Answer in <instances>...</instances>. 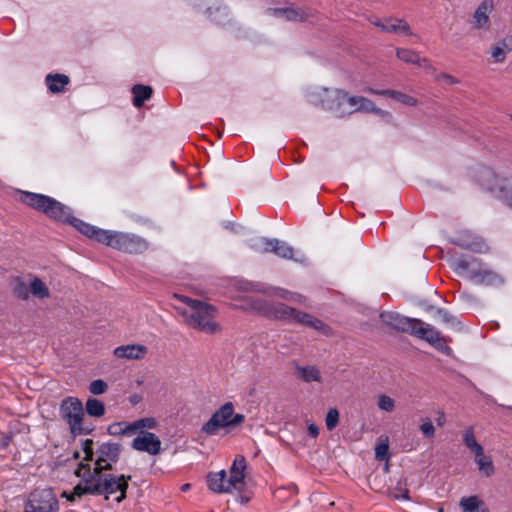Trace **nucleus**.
<instances>
[{"label": "nucleus", "instance_id": "obj_1", "mask_svg": "<svg viewBox=\"0 0 512 512\" xmlns=\"http://www.w3.org/2000/svg\"><path fill=\"white\" fill-rule=\"evenodd\" d=\"M322 94L321 106L333 112L337 117H344L358 111L382 112L371 100L361 96H349L347 92L342 90L323 89Z\"/></svg>", "mask_w": 512, "mask_h": 512}, {"label": "nucleus", "instance_id": "obj_2", "mask_svg": "<svg viewBox=\"0 0 512 512\" xmlns=\"http://www.w3.org/2000/svg\"><path fill=\"white\" fill-rule=\"evenodd\" d=\"M177 298L186 304V308L181 311V314L187 325L207 334L221 331V326L215 320L217 311L214 306L187 296Z\"/></svg>", "mask_w": 512, "mask_h": 512}, {"label": "nucleus", "instance_id": "obj_3", "mask_svg": "<svg viewBox=\"0 0 512 512\" xmlns=\"http://www.w3.org/2000/svg\"><path fill=\"white\" fill-rule=\"evenodd\" d=\"M246 459L237 455L229 470V477L225 470L212 472L207 475V485L215 493H231L240 491L245 485Z\"/></svg>", "mask_w": 512, "mask_h": 512}, {"label": "nucleus", "instance_id": "obj_4", "mask_svg": "<svg viewBox=\"0 0 512 512\" xmlns=\"http://www.w3.org/2000/svg\"><path fill=\"white\" fill-rule=\"evenodd\" d=\"M451 266L461 277L467 278L478 285L500 286L504 278L498 273L489 269L485 264L475 258H454Z\"/></svg>", "mask_w": 512, "mask_h": 512}, {"label": "nucleus", "instance_id": "obj_5", "mask_svg": "<svg viewBox=\"0 0 512 512\" xmlns=\"http://www.w3.org/2000/svg\"><path fill=\"white\" fill-rule=\"evenodd\" d=\"M18 194L20 202L44 213L53 220L62 222L70 219V209L54 198L28 191H19Z\"/></svg>", "mask_w": 512, "mask_h": 512}, {"label": "nucleus", "instance_id": "obj_6", "mask_svg": "<svg viewBox=\"0 0 512 512\" xmlns=\"http://www.w3.org/2000/svg\"><path fill=\"white\" fill-rule=\"evenodd\" d=\"M75 474L81 478V481L73 488L72 492L63 493L67 500L75 501L83 495H103V470L94 467L91 471L88 464L81 462Z\"/></svg>", "mask_w": 512, "mask_h": 512}, {"label": "nucleus", "instance_id": "obj_7", "mask_svg": "<svg viewBox=\"0 0 512 512\" xmlns=\"http://www.w3.org/2000/svg\"><path fill=\"white\" fill-rule=\"evenodd\" d=\"M245 421V415L235 413L232 402L222 404L201 427V432L207 436H215L222 429L230 431Z\"/></svg>", "mask_w": 512, "mask_h": 512}, {"label": "nucleus", "instance_id": "obj_8", "mask_svg": "<svg viewBox=\"0 0 512 512\" xmlns=\"http://www.w3.org/2000/svg\"><path fill=\"white\" fill-rule=\"evenodd\" d=\"M13 295L20 300H28L30 296L43 300L50 297L48 285L39 277L28 274L26 278L14 277L10 282Z\"/></svg>", "mask_w": 512, "mask_h": 512}, {"label": "nucleus", "instance_id": "obj_9", "mask_svg": "<svg viewBox=\"0 0 512 512\" xmlns=\"http://www.w3.org/2000/svg\"><path fill=\"white\" fill-rule=\"evenodd\" d=\"M62 419L68 424L72 435L88 434L91 429L84 424V409L82 402L76 397L65 398L60 406Z\"/></svg>", "mask_w": 512, "mask_h": 512}, {"label": "nucleus", "instance_id": "obj_10", "mask_svg": "<svg viewBox=\"0 0 512 512\" xmlns=\"http://www.w3.org/2000/svg\"><path fill=\"white\" fill-rule=\"evenodd\" d=\"M478 181L482 187L512 206V187L506 179L500 178L493 170L485 168L480 171Z\"/></svg>", "mask_w": 512, "mask_h": 512}, {"label": "nucleus", "instance_id": "obj_11", "mask_svg": "<svg viewBox=\"0 0 512 512\" xmlns=\"http://www.w3.org/2000/svg\"><path fill=\"white\" fill-rule=\"evenodd\" d=\"M101 236L106 245L124 252L140 253L147 249L146 241L136 235L108 230V233H101Z\"/></svg>", "mask_w": 512, "mask_h": 512}, {"label": "nucleus", "instance_id": "obj_12", "mask_svg": "<svg viewBox=\"0 0 512 512\" xmlns=\"http://www.w3.org/2000/svg\"><path fill=\"white\" fill-rule=\"evenodd\" d=\"M251 247L257 252H272L284 259L294 258V249L278 239L258 238L252 242Z\"/></svg>", "mask_w": 512, "mask_h": 512}, {"label": "nucleus", "instance_id": "obj_13", "mask_svg": "<svg viewBox=\"0 0 512 512\" xmlns=\"http://www.w3.org/2000/svg\"><path fill=\"white\" fill-rule=\"evenodd\" d=\"M121 446L117 443H103L96 451L95 467L101 470H111L112 464L119 458Z\"/></svg>", "mask_w": 512, "mask_h": 512}, {"label": "nucleus", "instance_id": "obj_14", "mask_svg": "<svg viewBox=\"0 0 512 512\" xmlns=\"http://www.w3.org/2000/svg\"><path fill=\"white\" fill-rule=\"evenodd\" d=\"M58 503L50 491L34 493L29 500L25 512H56Z\"/></svg>", "mask_w": 512, "mask_h": 512}, {"label": "nucleus", "instance_id": "obj_15", "mask_svg": "<svg viewBox=\"0 0 512 512\" xmlns=\"http://www.w3.org/2000/svg\"><path fill=\"white\" fill-rule=\"evenodd\" d=\"M381 320L384 324L411 335H413L416 326L420 324V319L408 318L395 312H383Z\"/></svg>", "mask_w": 512, "mask_h": 512}, {"label": "nucleus", "instance_id": "obj_16", "mask_svg": "<svg viewBox=\"0 0 512 512\" xmlns=\"http://www.w3.org/2000/svg\"><path fill=\"white\" fill-rule=\"evenodd\" d=\"M130 476H114L111 474H104L103 478V494H115L119 492V496L116 497V501L120 503L126 497V490L128 488V480Z\"/></svg>", "mask_w": 512, "mask_h": 512}, {"label": "nucleus", "instance_id": "obj_17", "mask_svg": "<svg viewBox=\"0 0 512 512\" xmlns=\"http://www.w3.org/2000/svg\"><path fill=\"white\" fill-rule=\"evenodd\" d=\"M413 335L420 339L426 340L428 343L441 351L448 349L444 343L443 338L441 337L440 332L436 330L432 325L427 324L421 320L420 324L416 326Z\"/></svg>", "mask_w": 512, "mask_h": 512}, {"label": "nucleus", "instance_id": "obj_18", "mask_svg": "<svg viewBox=\"0 0 512 512\" xmlns=\"http://www.w3.org/2000/svg\"><path fill=\"white\" fill-rule=\"evenodd\" d=\"M132 447L137 451L156 455L160 452L161 441L154 433L141 432L136 438H134Z\"/></svg>", "mask_w": 512, "mask_h": 512}, {"label": "nucleus", "instance_id": "obj_19", "mask_svg": "<svg viewBox=\"0 0 512 512\" xmlns=\"http://www.w3.org/2000/svg\"><path fill=\"white\" fill-rule=\"evenodd\" d=\"M261 313L274 317L276 319L285 320L294 323L298 310L285 304H277L273 307H264L262 305L255 307Z\"/></svg>", "mask_w": 512, "mask_h": 512}, {"label": "nucleus", "instance_id": "obj_20", "mask_svg": "<svg viewBox=\"0 0 512 512\" xmlns=\"http://www.w3.org/2000/svg\"><path fill=\"white\" fill-rule=\"evenodd\" d=\"M148 353V348L142 344H128L118 346L113 350V355L118 359L141 360Z\"/></svg>", "mask_w": 512, "mask_h": 512}, {"label": "nucleus", "instance_id": "obj_21", "mask_svg": "<svg viewBox=\"0 0 512 512\" xmlns=\"http://www.w3.org/2000/svg\"><path fill=\"white\" fill-rule=\"evenodd\" d=\"M494 3L492 0L482 1L476 8L473 15V24L477 29L488 28L490 24L489 15L493 11Z\"/></svg>", "mask_w": 512, "mask_h": 512}, {"label": "nucleus", "instance_id": "obj_22", "mask_svg": "<svg viewBox=\"0 0 512 512\" xmlns=\"http://www.w3.org/2000/svg\"><path fill=\"white\" fill-rule=\"evenodd\" d=\"M253 289L256 291H260L264 294H267L269 296H277V297L283 298L290 302L303 304V305L306 303L305 296H303L299 293L285 290L283 288L272 287V288H268V289H263L260 285H254Z\"/></svg>", "mask_w": 512, "mask_h": 512}, {"label": "nucleus", "instance_id": "obj_23", "mask_svg": "<svg viewBox=\"0 0 512 512\" xmlns=\"http://www.w3.org/2000/svg\"><path fill=\"white\" fill-rule=\"evenodd\" d=\"M65 222L72 224L79 232L86 235L87 237L105 244V240L102 239L103 237L101 236V233H108V230L98 229L95 226L85 223L80 219L72 217L71 215L70 219L66 220Z\"/></svg>", "mask_w": 512, "mask_h": 512}, {"label": "nucleus", "instance_id": "obj_24", "mask_svg": "<svg viewBox=\"0 0 512 512\" xmlns=\"http://www.w3.org/2000/svg\"><path fill=\"white\" fill-rule=\"evenodd\" d=\"M297 324H301L303 326L310 327L316 331H319L325 335H329L331 333V329L325 323H323L320 319L314 317L311 314L298 311L296 315L295 322Z\"/></svg>", "mask_w": 512, "mask_h": 512}, {"label": "nucleus", "instance_id": "obj_25", "mask_svg": "<svg viewBox=\"0 0 512 512\" xmlns=\"http://www.w3.org/2000/svg\"><path fill=\"white\" fill-rule=\"evenodd\" d=\"M396 56L399 60L405 63L414 64L425 69H432V66L429 63V61L426 58L420 57L419 53L412 49L397 48Z\"/></svg>", "mask_w": 512, "mask_h": 512}, {"label": "nucleus", "instance_id": "obj_26", "mask_svg": "<svg viewBox=\"0 0 512 512\" xmlns=\"http://www.w3.org/2000/svg\"><path fill=\"white\" fill-rule=\"evenodd\" d=\"M276 17H281L289 21H304L308 18L309 13L302 8L286 7L271 10Z\"/></svg>", "mask_w": 512, "mask_h": 512}, {"label": "nucleus", "instance_id": "obj_27", "mask_svg": "<svg viewBox=\"0 0 512 512\" xmlns=\"http://www.w3.org/2000/svg\"><path fill=\"white\" fill-rule=\"evenodd\" d=\"M387 33H396L404 36H416L407 21L400 18H387V26L384 27Z\"/></svg>", "mask_w": 512, "mask_h": 512}, {"label": "nucleus", "instance_id": "obj_28", "mask_svg": "<svg viewBox=\"0 0 512 512\" xmlns=\"http://www.w3.org/2000/svg\"><path fill=\"white\" fill-rule=\"evenodd\" d=\"M365 91L372 94L388 96L407 106H414L417 103V100L414 97L395 90H374L372 88H368Z\"/></svg>", "mask_w": 512, "mask_h": 512}, {"label": "nucleus", "instance_id": "obj_29", "mask_svg": "<svg viewBox=\"0 0 512 512\" xmlns=\"http://www.w3.org/2000/svg\"><path fill=\"white\" fill-rule=\"evenodd\" d=\"M474 461L477 464L478 470L486 477H490L495 473L492 458L484 452V449L479 454H474Z\"/></svg>", "mask_w": 512, "mask_h": 512}, {"label": "nucleus", "instance_id": "obj_30", "mask_svg": "<svg viewBox=\"0 0 512 512\" xmlns=\"http://www.w3.org/2000/svg\"><path fill=\"white\" fill-rule=\"evenodd\" d=\"M462 441L469 451L474 455L483 450V446L477 441L474 429L469 427L462 432Z\"/></svg>", "mask_w": 512, "mask_h": 512}, {"label": "nucleus", "instance_id": "obj_31", "mask_svg": "<svg viewBox=\"0 0 512 512\" xmlns=\"http://www.w3.org/2000/svg\"><path fill=\"white\" fill-rule=\"evenodd\" d=\"M132 93L134 95L133 105L139 108L151 97L152 88L145 85H135L132 88Z\"/></svg>", "mask_w": 512, "mask_h": 512}, {"label": "nucleus", "instance_id": "obj_32", "mask_svg": "<svg viewBox=\"0 0 512 512\" xmlns=\"http://www.w3.org/2000/svg\"><path fill=\"white\" fill-rule=\"evenodd\" d=\"M298 376L305 382H320L321 373L315 366H297Z\"/></svg>", "mask_w": 512, "mask_h": 512}, {"label": "nucleus", "instance_id": "obj_33", "mask_svg": "<svg viewBox=\"0 0 512 512\" xmlns=\"http://www.w3.org/2000/svg\"><path fill=\"white\" fill-rule=\"evenodd\" d=\"M68 82L69 78L63 74L48 75L46 77L47 86L54 93L63 91Z\"/></svg>", "mask_w": 512, "mask_h": 512}, {"label": "nucleus", "instance_id": "obj_34", "mask_svg": "<svg viewBox=\"0 0 512 512\" xmlns=\"http://www.w3.org/2000/svg\"><path fill=\"white\" fill-rule=\"evenodd\" d=\"M86 412L89 416L99 418L105 414V406L96 398H88L86 401Z\"/></svg>", "mask_w": 512, "mask_h": 512}, {"label": "nucleus", "instance_id": "obj_35", "mask_svg": "<svg viewBox=\"0 0 512 512\" xmlns=\"http://www.w3.org/2000/svg\"><path fill=\"white\" fill-rule=\"evenodd\" d=\"M481 504L482 501L477 496L463 497L460 500V507L464 512H474L476 510L479 512Z\"/></svg>", "mask_w": 512, "mask_h": 512}, {"label": "nucleus", "instance_id": "obj_36", "mask_svg": "<svg viewBox=\"0 0 512 512\" xmlns=\"http://www.w3.org/2000/svg\"><path fill=\"white\" fill-rule=\"evenodd\" d=\"M108 431L111 435H132V423H114L109 426Z\"/></svg>", "mask_w": 512, "mask_h": 512}, {"label": "nucleus", "instance_id": "obj_37", "mask_svg": "<svg viewBox=\"0 0 512 512\" xmlns=\"http://www.w3.org/2000/svg\"><path fill=\"white\" fill-rule=\"evenodd\" d=\"M389 443L387 437H381L375 447V457L379 461L388 460Z\"/></svg>", "mask_w": 512, "mask_h": 512}, {"label": "nucleus", "instance_id": "obj_38", "mask_svg": "<svg viewBox=\"0 0 512 512\" xmlns=\"http://www.w3.org/2000/svg\"><path fill=\"white\" fill-rule=\"evenodd\" d=\"M378 408L385 412H392L395 408V400L386 394H381L377 398Z\"/></svg>", "mask_w": 512, "mask_h": 512}, {"label": "nucleus", "instance_id": "obj_39", "mask_svg": "<svg viewBox=\"0 0 512 512\" xmlns=\"http://www.w3.org/2000/svg\"><path fill=\"white\" fill-rule=\"evenodd\" d=\"M156 424V420L152 417L142 418L132 422V430L135 433L144 428L153 429L156 427Z\"/></svg>", "mask_w": 512, "mask_h": 512}, {"label": "nucleus", "instance_id": "obj_40", "mask_svg": "<svg viewBox=\"0 0 512 512\" xmlns=\"http://www.w3.org/2000/svg\"><path fill=\"white\" fill-rule=\"evenodd\" d=\"M108 390V385L104 380H93L89 385V391L94 395L104 394Z\"/></svg>", "mask_w": 512, "mask_h": 512}, {"label": "nucleus", "instance_id": "obj_41", "mask_svg": "<svg viewBox=\"0 0 512 512\" xmlns=\"http://www.w3.org/2000/svg\"><path fill=\"white\" fill-rule=\"evenodd\" d=\"M339 421V413L336 409H330L326 415V427L328 430H333Z\"/></svg>", "mask_w": 512, "mask_h": 512}, {"label": "nucleus", "instance_id": "obj_42", "mask_svg": "<svg viewBox=\"0 0 512 512\" xmlns=\"http://www.w3.org/2000/svg\"><path fill=\"white\" fill-rule=\"evenodd\" d=\"M83 461H91L93 459V441L86 439L82 443Z\"/></svg>", "mask_w": 512, "mask_h": 512}, {"label": "nucleus", "instance_id": "obj_43", "mask_svg": "<svg viewBox=\"0 0 512 512\" xmlns=\"http://www.w3.org/2000/svg\"><path fill=\"white\" fill-rule=\"evenodd\" d=\"M507 52L504 51L499 45L495 44L492 47L491 56L496 63H501L505 60Z\"/></svg>", "mask_w": 512, "mask_h": 512}, {"label": "nucleus", "instance_id": "obj_44", "mask_svg": "<svg viewBox=\"0 0 512 512\" xmlns=\"http://www.w3.org/2000/svg\"><path fill=\"white\" fill-rule=\"evenodd\" d=\"M420 430L422 431V433L431 438L434 436V433H435V428L432 424V422L430 420H425L421 426H420Z\"/></svg>", "mask_w": 512, "mask_h": 512}, {"label": "nucleus", "instance_id": "obj_45", "mask_svg": "<svg viewBox=\"0 0 512 512\" xmlns=\"http://www.w3.org/2000/svg\"><path fill=\"white\" fill-rule=\"evenodd\" d=\"M370 23L378 28L381 29V31L385 32V26H387V18L380 19L377 17L371 18Z\"/></svg>", "mask_w": 512, "mask_h": 512}, {"label": "nucleus", "instance_id": "obj_46", "mask_svg": "<svg viewBox=\"0 0 512 512\" xmlns=\"http://www.w3.org/2000/svg\"><path fill=\"white\" fill-rule=\"evenodd\" d=\"M496 44L503 48L507 53L512 51V37H507Z\"/></svg>", "mask_w": 512, "mask_h": 512}, {"label": "nucleus", "instance_id": "obj_47", "mask_svg": "<svg viewBox=\"0 0 512 512\" xmlns=\"http://www.w3.org/2000/svg\"><path fill=\"white\" fill-rule=\"evenodd\" d=\"M308 434L311 437L316 438L319 435V428L313 423L309 424L308 425Z\"/></svg>", "mask_w": 512, "mask_h": 512}, {"label": "nucleus", "instance_id": "obj_48", "mask_svg": "<svg viewBox=\"0 0 512 512\" xmlns=\"http://www.w3.org/2000/svg\"><path fill=\"white\" fill-rule=\"evenodd\" d=\"M465 246L467 248H469V249H473V250L478 251V252L482 251V245L481 244L471 243V244H465Z\"/></svg>", "mask_w": 512, "mask_h": 512}, {"label": "nucleus", "instance_id": "obj_49", "mask_svg": "<svg viewBox=\"0 0 512 512\" xmlns=\"http://www.w3.org/2000/svg\"><path fill=\"white\" fill-rule=\"evenodd\" d=\"M393 498L408 500L409 499L408 491L405 490L401 495L400 494H393Z\"/></svg>", "mask_w": 512, "mask_h": 512}, {"label": "nucleus", "instance_id": "obj_50", "mask_svg": "<svg viewBox=\"0 0 512 512\" xmlns=\"http://www.w3.org/2000/svg\"><path fill=\"white\" fill-rule=\"evenodd\" d=\"M445 423V417L443 414L440 415V417L437 419L438 426H443Z\"/></svg>", "mask_w": 512, "mask_h": 512}, {"label": "nucleus", "instance_id": "obj_51", "mask_svg": "<svg viewBox=\"0 0 512 512\" xmlns=\"http://www.w3.org/2000/svg\"><path fill=\"white\" fill-rule=\"evenodd\" d=\"M189 488H190V484L186 483L181 486V491L186 492L189 490Z\"/></svg>", "mask_w": 512, "mask_h": 512}, {"label": "nucleus", "instance_id": "obj_52", "mask_svg": "<svg viewBox=\"0 0 512 512\" xmlns=\"http://www.w3.org/2000/svg\"><path fill=\"white\" fill-rule=\"evenodd\" d=\"M445 78L449 80V82L454 83V78L452 76L446 75Z\"/></svg>", "mask_w": 512, "mask_h": 512}, {"label": "nucleus", "instance_id": "obj_53", "mask_svg": "<svg viewBox=\"0 0 512 512\" xmlns=\"http://www.w3.org/2000/svg\"><path fill=\"white\" fill-rule=\"evenodd\" d=\"M479 512H489V510L487 508H481Z\"/></svg>", "mask_w": 512, "mask_h": 512}, {"label": "nucleus", "instance_id": "obj_54", "mask_svg": "<svg viewBox=\"0 0 512 512\" xmlns=\"http://www.w3.org/2000/svg\"><path fill=\"white\" fill-rule=\"evenodd\" d=\"M75 457H76V458L80 457L79 452H76V453H75Z\"/></svg>", "mask_w": 512, "mask_h": 512}]
</instances>
